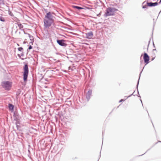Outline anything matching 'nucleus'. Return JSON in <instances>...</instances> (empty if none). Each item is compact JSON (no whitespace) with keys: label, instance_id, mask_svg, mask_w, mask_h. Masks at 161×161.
Masks as SVG:
<instances>
[{"label":"nucleus","instance_id":"nucleus-20","mask_svg":"<svg viewBox=\"0 0 161 161\" xmlns=\"http://www.w3.org/2000/svg\"><path fill=\"white\" fill-rule=\"evenodd\" d=\"M18 49L19 51L21 52L23 50V49L22 47H19L18 48Z\"/></svg>","mask_w":161,"mask_h":161},{"label":"nucleus","instance_id":"nucleus-43","mask_svg":"<svg viewBox=\"0 0 161 161\" xmlns=\"http://www.w3.org/2000/svg\"><path fill=\"white\" fill-rule=\"evenodd\" d=\"M143 155V154H142L141 155ZM141 156V155H139V156Z\"/></svg>","mask_w":161,"mask_h":161},{"label":"nucleus","instance_id":"nucleus-2","mask_svg":"<svg viewBox=\"0 0 161 161\" xmlns=\"http://www.w3.org/2000/svg\"><path fill=\"white\" fill-rule=\"evenodd\" d=\"M24 73L23 74V80L25 82L27 81L29 73V68L28 64L24 65Z\"/></svg>","mask_w":161,"mask_h":161},{"label":"nucleus","instance_id":"nucleus-30","mask_svg":"<svg viewBox=\"0 0 161 161\" xmlns=\"http://www.w3.org/2000/svg\"><path fill=\"white\" fill-rule=\"evenodd\" d=\"M153 46L154 47H155V45L153 43Z\"/></svg>","mask_w":161,"mask_h":161},{"label":"nucleus","instance_id":"nucleus-1","mask_svg":"<svg viewBox=\"0 0 161 161\" xmlns=\"http://www.w3.org/2000/svg\"><path fill=\"white\" fill-rule=\"evenodd\" d=\"M55 14L53 12H47L43 19L44 26L45 28H48L52 25H55L54 21L56 19Z\"/></svg>","mask_w":161,"mask_h":161},{"label":"nucleus","instance_id":"nucleus-18","mask_svg":"<svg viewBox=\"0 0 161 161\" xmlns=\"http://www.w3.org/2000/svg\"><path fill=\"white\" fill-rule=\"evenodd\" d=\"M0 20L3 22L5 21V20L4 18L2 16L0 17Z\"/></svg>","mask_w":161,"mask_h":161},{"label":"nucleus","instance_id":"nucleus-4","mask_svg":"<svg viewBox=\"0 0 161 161\" xmlns=\"http://www.w3.org/2000/svg\"><path fill=\"white\" fill-rule=\"evenodd\" d=\"M65 42V40L64 39H58L57 40V42L58 44L62 47H65L67 46V44Z\"/></svg>","mask_w":161,"mask_h":161},{"label":"nucleus","instance_id":"nucleus-28","mask_svg":"<svg viewBox=\"0 0 161 161\" xmlns=\"http://www.w3.org/2000/svg\"><path fill=\"white\" fill-rule=\"evenodd\" d=\"M101 15V14L99 13V14H97V16H99Z\"/></svg>","mask_w":161,"mask_h":161},{"label":"nucleus","instance_id":"nucleus-17","mask_svg":"<svg viewBox=\"0 0 161 161\" xmlns=\"http://www.w3.org/2000/svg\"><path fill=\"white\" fill-rule=\"evenodd\" d=\"M135 92V91H134V92H133V93H132V94H130V95L129 96H128V97H127V96H125L124 97V100H125L127 99L128 98L131 97V96L132 95H134V96H135V95H134V92Z\"/></svg>","mask_w":161,"mask_h":161},{"label":"nucleus","instance_id":"nucleus-3","mask_svg":"<svg viewBox=\"0 0 161 161\" xmlns=\"http://www.w3.org/2000/svg\"><path fill=\"white\" fill-rule=\"evenodd\" d=\"M11 82L8 81H4L2 82L1 86L6 90H9L11 86Z\"/></svg>","mask_w":161,"mask_h":161},{"label":"nucleus","instance_id":"nucleus-38","mask_svg":"<svg viewBox=\"0 0 161 161\" xmlns=\"http://www.w3.org/2000/svg\"><path fill=\"white\" fill-rule=\"evenodd\" d=\"M148 46H149V45H148V47H147V50H148Z\"/></svg>","mask_w":161,"mask_h":161},{"label":"nucleus","instance_id":"nucleus-37","mask_svg":"<svg viewBox=\"0 0 161 161\" xmlns=\"http://www.w3.org/2000/svg\"><path fill=\"white\" fill-rule=\"evenodd\" d=\"M138 96L139 97H140L141 98V96Z\"/></svg>","mask_w":161,"mask_h":161},{"label":"nucleus","instance_id":"nucleus-34","mask_svg":"<svg viewBox=\"0 0 161 161\" xmlns=\"http://www.w3.org/2000/svg\"><path fill=\"white\" fill-rule=\"evenodd\" d=\"M154 58H153L152 59V60H153V59H154Z\"/></svg>","mask_w":161,"mask_h":161},{"label":"nucleus","instance_id":"nucleus-44","mask_svg":"<svg viewBox=\"0 0 161 161\" xmlns=\"http://www.w3.org/2000/svg\"><path fill=\"white\" fill-rule=\"evenodd\" d=\"M1 0H0V1H1Z\"/></svg>","mask_w":161,"mask_h":161},{"label":"nucleus","instance_id":"nucleus-31","mask_svg":"<svg viewBox=\"0 0 161 161\" xmlns=\"http://www.w3.org/2000/svg\"><path fill=\"white\" fill-rule=\"evenodd\" d=\"M161 3V0H160V1L158 2V3L160 4Z\"/></svg>","mask_w":161,"mask_h":161},{"label":"nucleus","instance_id":"nucleus-42","mask_svg":"<svg viewBox=\"0 0 161 161\" xmlns=\"http://www.w3.org/2000/svg\"><path fill=\"white\" fill-rule=\"evenodd\" d=\"M17 45H18V46H19V44H17Z\"/></svg>","mask_w":161,"mask_h":161},{"label":"nucleus","instance_id":"nucleus-14","mask_svg":"<svg viewBox=\"0 0 161 161\" xmlns=\"http://www.w3.org/2000/svg\"><path fill=\"white\" fill-rule=\"evenodd\" d=\"M28 36L30 39V40L31 41H34V38L30 34L28 33Z\"/></svg>","mask_w":161,"mask_h":161},{"label":"nucleus","instance_id":"nucleus-26","mask_svg":"<svg viewBox=\"0 0 161 161\" xmlns=\"http://www.w3.org/2000/svg\"><path fill=\"white\" fill-rule=\"evenodd\" d=\"M140 63H141V65L142 66V65L143 63V60L141 61V62H140Z\"/></svg>","mask_w":161,"mask_h":161},{"label":"nucleus","instance_id":"nucleus-23","mask_svg":"<svg viewBox=\"0 0 161 161\" xmlns=\"http://www.w3.org/2000/svg\"><path fill=\"white\" fill-rule=\"evenodd\" d=\"M147 8V6L146 5H144L142 6V8Z\"/></svg>","mask_w":161,"mask_h":161},{"label":"nucleus","instance_id":"nucleus-21","mask_svg":"<svg viewBox=\"0 0 161 161\" xmlns=\"http://www.w3.org/2000/svg\"><path fill=\"white\" fill-rule=\"evenodd\" d=\"M32 48V47L31 45H30L29 46L28 48L27 49V51H28V50H30Z\"/></svg>","mask_w":161,"mask_h":161},{"label":"nucleus","instance_id":"nucleus-16","mask_svg":"<svg viewBox=\"0 0 161 161\" xmlns=\"http://www.w3.org/2000/svg\"><path fill=\"white\" fill-rule=\"evenodd\" d=\"M110 8H111V10L114 14L115 12L118 10L117 9H116L114 8L110 7Z\"/></svg>","mask_w":161,"mask_h":161},{"label":"nucleus","instance_id":"nucleus-25","mask_svg":"<svg viewBox=\"0 0 161 161\" xmlns=\"http://www.w3.org/2000/svg\"><path fill=\"white\" fill-rule=\"evenodd\" d=\"M33 42H34V41H31V42H30V44H31L32 45L33 44Z\"/></svg>","mask_w":161,"mask_h":161},{"label":"nucleus","instance_id":"nucleus-36","mask_svg":"<svg viewBox=\"0 0 161 161\" xmlns=\"http://www.w3.org/2000/svg\"><path fill=\"white\" fill-rule=\"evenodd\" d=\"M156 50V49H153V51H155Z\"/></svg>","mask_w":161,"mask_h":161},{"label":"nucleus","instance_id":"nucleus-12","mask_svg":"<svg viewBox=\"0 0 161 161\" xmlns=\"http://www.w3.org/2000/svg\"><path fill=\"white\" fill-rule=\"evenodd\" d=\"M72 7L74 8H76L78 10L82 9H85L84 8H82L81 7H79L78 6H77L73 5L72 6Z\"/></svg>","mask_w":161,"mask_h":161},{"label":"nucleus","instance_id":"nucleus-39","mask_svg":"<svg viewBox=\"0 0 161 161\" xmlns=\"http://www.w3.org/2000/svg\"><path fill=\"white\" fill-rule=\"evenodd\" d=\"M23 43H24V44H25V42H23Z\"/></svg>","mask_w":161,"mask_h":161},{"label":"nucleus","instance_id":"nucleus-15","mask_svg":"<svg viewBox=\"0 0 161 161\" xmlns=\"http://www.w3.org/2000/svg\"><path fill=\"white\" fill-rule=\"evenodd\" d=\"M110 8H111V10L114 14L115 12L118 10L117 9H116L114 8L110 7Z\"/></svg>","mask_w":161,"mask_h":161},{"label":"nucleus","instance_id":"nucleus-33","mask_svg":"<svg viewBox=\"0 0 161 161\" xmlns=\"http://www.w3.org/2000/svg\"><path fill=\"white\" fill-rule=\"evenodd\" d=\"M18 56H19V57H20V55L19 54H18Z\"/></svg>","mask_w":161,"mask_h":161},{"label":"nucleus","instance_id":"nucleus-7","mask_svg":"<svg viewBox=\"0 0 161 161\" xmlns=\"http://www.w3.org/2000/svg\"><path fill=\"white\" fill-rule=\"evenodd\" d=\"M92 90H89L86 94V98L87 100L89 101L92 95Z\"/></svg>","mask_w":161,"mask_h":161},{"label":"nucleus","instance_id":"nucleus-5","mask_svg":"<svg viewBox=\"0 0 161 161\" xmlns=\"http://www.w3.org/2000/svg\"><path fill=\"white\" fill-rule=\"evenodd\" d=\"M106 12V13L104 14V17H106L109 16L113 15L114 14L110 7L107 8Z\"/></svg>","mask_w":161,"mask_h":161},{"label":"nucleus","instance_id":"nucleus-11","mask_svg":"<svg viewBox=\"0 0 161 161\" xmlns=\"http://www.w3.org/2000/svg\"><path fill=\"white\" fill-rule=\"evenodd\" d=\"M14 106L11 103L8 104V108L10 110L13 111L14 110Z\"/></svg>","mask_w":161,"mask_h":161},{"label":"nucleus","instance_id":"nucleus-13","mask_svg":"<svg viewBox=\"0 0 161 161\" xmlns=\"http://www.w3.org/2000/svg\"><path fill=\"white\" fill-rule=\"evenodd\" d=\"M17 25L19 27V29L21 30H23L22 29L23 28V26L20 23H19L17 24Z\"/></svg>","mask_w":161,"mask_h":161},{"label":"nucleus","instance_id":"nucleus-6","mask_svg":"<svg viewBox=\"0 0 161 161\" xmlns=\"http://www.w3.org/2000/svg\"><path fill=\"white\" fill-rule=\"evenodd\" d=\"M143 59L145 63H146L145 66L149 63V57L146 53H144L143 56Z\"/></svg>","mask_w":161,"mask_h":161},{"label":"nucleus","instance_id":"nucleus-19","mask_svg":"<svg viewBox=\"0 0 161 161\" xmlns=\"http://www.w3.org/2000/svg\"><path fill=\"white\" fill-rule=\"evenodd\" d=\"M16 125H19L20 124V122L19 120H17L15 123Z\"/></svg>","mask_w":161,"mask_h":161},{"label":"nucleus","instance_id":"nucleus-41","mask_svg":"<svg viewBox=\"0 0 161 161\" xmlns=\"http://www.w3.org/2000/svg\"><path fill=\"white\" fill-rule=\"evenodd\" d=\"M158 142H161V141H158Z\"/></svg>","mask_w":161,"mask_h":161},{"label":"nucleus","instance_id":"nucleus-9","mask_svg":"<svg viewBox=\"0 0 161 161\" xmlns=\"http://www.w3.org/2000/svg\"><path fill=\"white\" fill-rule=\"evenodd\" d=\"M93 33L92 31H90L86 33V37L87 39H91L93 36Z\"/></svg>","mask_w":161,"mask_h":161},{"label":"nucleus","instance_id":"nucleus-8","mask_svg":"<svg viewBox=\"0 0 161 161\" xmlns=\"http://www.w3.org/2000/svg\"><path fill=\"white\" fill-rule=\"evenodd\" d=\"M147 5L148 6L150 7H152L153 6H155L158 5V3L157 2H156L155 3H153L152 2H147Z\"/></svg>","mask_w":161,"mask_h":161},{"label":"nucleus","instance_id":"nucleus-22","mask_svg":"<svg viewBox=\"0 0 161 161\" xmlns=\"http://www.w3.org/2000/svg\"><path fill=\"white\" fill-rule=\"evenodd\" d=\"M85 8V9H89V10L91 9H92V8H90L88 7H85V8Z\"/></svg>","mask_w":161,"mask_h":161},{"label":"nucleus","instance_id":"nucleus-27","mask_svg":"<svg viewBox=\"0 0 161 161\" xmlns=\"http://www.w3.org/2000/svg\"><path fill=\"white\" fill-rule=\"evenodd\" d=\"M17 129H18L19 127H20L19 125H16Z\"/></svg>","mask_w":161,"mask_h":161},{"label":"nucleus","instance_id":"nucleus-24","mask_svg":"<svg viewBox=\"0 0 161 161\" xmlns=\"http://www.w3.org/2000/svg\"><path fill=\"white\" fill-rule=\"evenodd\" d=\"M125 101V100H124V99H121L119 101V102L120 103L122 101Z\"/></svg>","mask_w":161,"mask_h":161},{"label":"nucleus","instance_id":"nucleus-10","mask_svg":"<svg viewBox=\"0 0 161 161\" xmlns=\"http://www.w3.org/2000/svg\"><path fill=\"white\" fill-rule=\"evenodd\" d=\"M145 66H144L143 67V68L142 70V71L140 72V74H139V78L138 80V81H137V85H136V88L137 90V93H138V94L139 95V92H138V85H139V80H140V76H141V74Z\"/></svg>","mask_w":161,"mask_h":161},{"label":"nucleus","instance_id":"nucleus-40","mask_svg":"<svg viewBox=\"0 0 161 161\" xmlns=\"http://www.w3.org/2000/svg\"><path fill=\"white\" fill-rule=\"evenodd\" d=\"M142 54L141 56V57H142Z\"/></svg>","mask_w":161,"mask_h":161},{"label":"nucleus","instance_id":"nucleus-35","mask_svg":"<svg viewBox=\"0 0 161 161\" xmlns=\"http://www.w3.org/2000/svg\"><path fill=\"white\" fill-rule=\"evenodd\" d=\"M140 101H141L142 103V100L141 99H140Z\"/></svg>","mask_w":161,"mask_h":161},{"label":"nucleus","instance_id":"nucleus-32","mask_svg":"<svg viewBox=\"0 0 161 161\" xmlns=\"http://www.w3.org/2000/svg\"><path fill=\"white\" fill-rule=\"evenodd\" d=\"M9 14L11 16H13V14Z\"/></svg>","mask_w":161,"mask_h":161},{"label":"nucleus","instance_id":"nucleus-29","mask_svg":"<svg viewBox=\"0 0 161 161\" xmlns=\"http://www.w3.org/2000/svg\"><path fill=\"white\" fill-rule=\"evenodd\" d=\"M24 55V53H23L22 52V53L21 54H20V56H23Z\"/></svg>","mask_w":161,"mask_h":161}]
</instances>
